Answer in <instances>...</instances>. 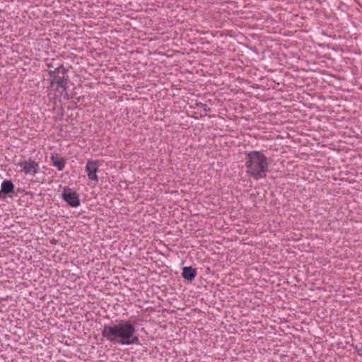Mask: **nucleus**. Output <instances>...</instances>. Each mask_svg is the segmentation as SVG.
<instances>
[{
  "label": "nucleus",
  "mask_w": 362,
  "mask_h": 362,
  "mask_svg": "<svg viewBox=\"0 0 362 362\" xmlns=\"http://www.w3.org/2000/svg\"><path fill=\"white\" fill-rule=\"evenodd\" d=\"M99 166L100 163L98 160H88L85 167V170L87 173L88 180L93 181L95 185L98 182L97 173Z\"/></svg>",
  "instance_id": "20e7f679"
},
{
  "label": "nucleus",
  "mask_w": 362,
  "mask_h": 362,
  "mask_svg": "<svg viewBox=\"0 0 362 362\" xmlns=\"http://www.w3.org/2000/svg\"><path fill=\"white\" fill-rule=\"evenodd\" d=\"M356 352L357 354L360 356H362V343L361 344H358L356 346Z\"/></svg>",
  "instance_id": "9b49d317"
},
{
  "label": "nucleus",
  "mask_w": 362,
  "mask_h": 362,
  "mask_svg": "<svg viewBox=\"0 0 362 362\" xmlns=\"http://www.w3.org/2000/svg\"><path fill=\"white\" fill-rule=\"evenodd\" d=\"M54 91V97L59 98L64 96V98H67V82L56 83L54 88H52Z\"/></svg>",
  "instance_id": "0eeeda50"
},
{
  "label": "nucleus",
  "mask_w": 362,
  "mask_h": 362,
  "mask_svg": "<svg viewBox=\"0 0 362 362\" xmlns=\"http://www.w3.org/2000/svg\"><path fill=\"white\" fill-rule=\"evenodd\" d=\"M245 166L247 175L259 180L266 177L269 172V159L262 151H249L245 155Z\"/></svg>",
  "instance_id": "f03ea898"
},
{
  "label": "nucleus",
  "mask_w": 362,
  "mask_h": 362,
  "mask_svg": "<svg viewBox=\"0 0 362 362\" xmlns=\"http://www.w3.org/2000/svg\"><path fill=\"white\" fill-rule=\"evenodd\" d=\"M182 276L185 280L192 281L197 276V270L192 267H185L182 268Z\"/></svg>",
  "instance_id": "1a4fd4ad"
},
{
  "label": "nucleus",
  "mask_w": 362,
  "mask_h": 362,
  "mask_svg": "<svg viewBox=\"0 0 362 362\" xmlns=\"http://www.w3.org/2000/svg\"><path fill=\"white\" fill-rule=\"evenodd\" d=\"M14 190V185L9 180H5L1 185L0 197L2 194H8Z\"/></svg>",
  "instance_id": "9d476101"
},
{
  "label": "nucleus",
  "mask_w": 362,
  "mask_h": 362,
  "mask_svg": "<svg viewBox=\"0 0 362 362\" xmlns=\"http://www.w3.org/2000/svg\"><path fill=\"white\" fill-rule=\"evenodd\" d=\"M50 78V87L54 88L56 83H64L68 81L66 70L63 64H61L54 70L48 71Z\"/></svg>",
  "instance_id": "7ed1b4c3"
},
{
  "label": "nucleus",
  "mask_w": 362,
  "mask_h": 362,
  "mask_svg": "<svg viewBox=\"0 0 362 362\" xmlns=\"http://www.w3.org/2000/svg\"><path fill=\"white\" fill-rule=\"evenodd\" d=\"M25 175H35L39 171V165L35 160L28 159L18 163Z\"/></svg>",
  "instance_id": "423d86ee"
},
{
  "label": "nucleus",
  "mask_w": 362,
  "mask_h": 362,
  "mask_svg": "<svg viewBox=\"0 0 362 362\" xmlns=\"http://www.w3.org/2000/svg\"><path fill=\"white\" fill-rule=\"evenodd\" d=\"M136 332V327L132 322L121 320L116 324L105 325L101 334L112 344L129 346L139 344V339Z\"/></svg>",
  "instance_id": "f257e3e1"
},
{
  "label": "nucleus",
  "mask_w": 362,
  "mask_h": 362,
  "mask_svg": "<svg viewBox=\"0 0 362 362\" xmlns=\"http://www.w3.org/2000/svg\"><path fill=\"white\" fill-rule=\"evenodd\" d=\"M63 199L72 207H77L81 204L79 195L71 188L64 189L62 194Z\"/></svg>",
  "instance_id": "39448f33"
},
{
  "label": "nucleus",
  "mask_w": 362,
  "mask_h": 362,
  "mask_svg": "<svg viewBox=\"0 0 362 362\" xmlns=\"http://www.w3.org/2000/svg\"><path fill=\"white\" fill-rule=\"evenodd\" d=\"M50 160L52 163V165L57 168L58 170L62 171L64 170L66 163V160L62 158L58 153H52Z\"/></svg>",
  "instance_id": "6e6552de"
}]
</instances>
